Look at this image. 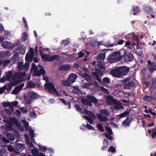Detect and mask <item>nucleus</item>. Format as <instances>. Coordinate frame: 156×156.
Returning a JSON list of instances; mask_svg holds the SVG:
<instances>
[{
	"label": "nucleus",
	"instance_id": "obj_1",
	"mask_svg": "<svg viewBox=\"0 0 156 156\" xmlns=\"http://www.w3.org/2000/svg\"><path fill=\"white\" fill-rule=\"evenodd\" d=\"M15 127L21 132L24 130L23 128L21 126L20 123L16 119L10 117V131L13 130L15 134L17 136L16 137H18V132L14 129Z\"/></svg>",
	"mask_w": 156,
	"mask_h": 156
},
{
	"label": "nucleus",
	"instance_id": "obj_2",
	"mask_svg": "<svg viewBox=\"0 0 156 156\" xmlns=\"http://www.w3.org/2000/svg\"><path fill=\"white\" fill-rule=\"evenodd\" d=\"M38 66L40 72L38 70L37 67L34 63H33L31 66L30 73L34 75L37 76H39L41 75H44L45 74V71L44 67L40 65H38Z\"/></svg>",
	"mask_w": 156,
	"mask_h": 156
},
{
	"label": "nucleus",
	"instance_id": "obj_3",
	"mask_svg": "<svg viewBox=\"0 0 156 156\" xmlns=\"http://www.w3.org/2000/svg\"><path fill=\"white\" fill-rule=\"evenodd\" d=\"M81 101L85 105L91 107L92 105V103L96 104L98 103V101L94 97L91 96H87L82 99Z\"/></svg>",
	"mask_w": 156,
	"mask_h": 156
},
{
	"label": "nucleus",
	"instance_id": "obj_4",
	"mask_svg": "<svg viewBox=\"0 0 156 156\" xmlns=\"http://www.w3.org/2000/svg\"><path fill=\"white\" fill-rule=\"evenodd\" d=\"M45 89L49 93L56 96L60 97L61 94L56 90L53 84L51 83H46L45 84Z\"/></svg>",
	"mask_w": 156,
	"mask_h": 156
},
{
	"label": "nucleus",
	"instance_id": "obj_5",
	"mask_svg": "<svg viewBox=\"0 0 156 156\" xmlns=\"http://www.w3.org/2000/svg\"><path fill=\"white\" fill-rule=\"evenodd\" d=\"M20 43V40H17V43L15 44H13L11 45V47H10V48L14 49V50L16 51L17 52V53H20L22 54H24L26 50V47L24 45H20L18 47V49L15 50V48L16 49L17 48L16 47L17 46L18 44Z\"/></svg>",
	"mask_w": 156,
	"mask_h": 156
},
{
	"label": "nucleus",
	"instance_id": "obj_6",
	"mask_svg": "<svg viewBox=\"0 0 156 156\" xmlns=\"http://www.w3.org/2000/svg\"><path fill=\"white\" fill-rule=\"evenodd\" d=\"M121 58V53L119 52H114L111 53L108 56V61L110 63L117 62Z\"/></svg>",
	"mask_w": 156,
	"mask_h": 156
},
{
	"label": "nucleus",
	"instance_id": "obj_7",
	"mask_svg": "<svg viewBox=\"0 0 156 156\" xmlns=\"http://www.w3.org/2000/svg\"><path fill=\"white\" fill-rule=\"evenodd\" d=\"M22 122L26 129L27 130H29L30 132V137L31 139L32 142L35 144V142L34 140V130L29 126V123L27 122L25 119H23L22 120Z\"/></svg>",
	"mask_w": 156,
	"mask_h": 156
},
{
	"label": "nucleus",
	"instance_id": "obj_8",
	"mask_svg": "<svg viewBox=\"0 0 156 156\" xmlns=\"http://www.w3.org/2000/svg\"><path fill=\"white\" fill-rule=\"evenodd\" d=\"M83 112L84 114L88 115L90 117H88L87 116H84L83 117L87 120L90 124H92L93 120H94L96 119V116L92 112L86 110H83Z\"/></svg>",
	"mask_w": 156,
	"mask_h": 156
},
{
	"label": "nucleus",
	"instance_id": "obj_9",
	"mask_svg": "<svg viewBox=\"0 0 156 156\" xmlns=\"http://www.w3.org/2000/svg\"><path fill=\"white\" fill-rule=\"evenodd\" d=\"M101 114L97 115L98 119L100 121H104L107 119V117L109 115L108 111L106 110H101L100 111Z\"/></svg>",
	"mask_w": 156,
	"mask_h": 156
},
{
	"label": "nucleus",
	"instance_id": "obj_10",
	"mask_svg": "<svg viewBox=\"0 0 156 156\" xmlns=\"http://www.w3.org/2000/svg\"><path fill=\"white\" fill-rule=\"evenodd\" d=\"M26 76V74L24 72L22 73H18L14 76L12 81V80L14 81V80H15L16 83H18L24 80Z\"/></svg>",
	"mask_w": 156,
	"mask_h": 156
},
{
	"label": "nucleus",
	"instance_id": "obj_11",
	"mask_svg": "<svg viewBox=\"0 0 156 156\" xmlns=\"http://www.w3.org/2000/svg\"><path fill=\"white\" fill-rule=\"evenodd\" d=\"M41 57L44 60L48 62H51L53 60H56L59 58V56L57 55L49 56L46 54H41Z\"/></svg>",
	"mask_w": 156,
	"mask_h": 156
},
{
	"label": "nucleus",
	"instance_id": "obj_12",
	"mask_svg": "<svg viewBox=\"0 0 156 156\" xmlns=\"http://www.w3.org/2000/svg\"><path fill=\"white\" fill-rule=\"evenodd\" d=\"M125 53H131L132 51V48L131 46L130 43L129 41H127L125 43V45L124 46V48L121 50V52L122 53V51H125Z\"/></svg>",
	"mask_w": 156,
	"mask_h": 156
},
{
	"label": "nucleus",
	"instance_id": "obj_13",
	"mask_svg": "<svg viewBox=\"0 0 156 156\" xmlns=\"http://www.w3.org/2000/svg\"><path fill=\"white\" fill-rule=\"evenodd\" d=\"M125 53H131L132 51V48L131 46L130 43L129 41H127L125 43V45L124 46V48L121 50V52L122 53V51H125Z\"/></svg>",
	"mask_w": 156,
	"mask_h": 156
},
{
	"label": "nucleus",
	"instance_id": "obj_14",
	"mask_svg": "<svg viewBox=\"0 0 156 156\" xmlns=\"http://www.w3.org/2000/svg\"><path fill=\"white\" fill-rule=\"evenodd\" d=\"M83 77L85 79L84 81H83L81 83V86L83 88H87L89 87L90 86V84L89 83L85 82L86 80L88 81H89L90 79V76L87 74H84Z\"/></svg>",
	"mask_w": 156,
	"mask_h": 156
},
{
	"label": "nucleus",
	"instance_id": "obj_15",
	"mask_svg": "<svg viewBox=\"0 0 156 156\" xmlns=\"http://www.w3.org/2000/svg\"><path fill=\"white\" fill-rule=\"evenodd\" d=\"M147 63L148 69L150 72H153L156 70V64L154 62L149 60L147 61Z\"/></svg>",
	"mask_w": 156,
	"mask_h": 156
},
{
	"label": "nucleus",
	"instance_id": "obj_16",
	"mask_svg": "<svg viewBox=\"0 0 156 156\" xmlns=\"http://www.w3.org/2000/svg\"><path fill=\"white\" fill-rule=\"evenodd\" d=\"M111 74L113 76L118 78L121 77L119 67L112 70L111 71Z\"/></svg>",
	"mask_w": 156,
	"mask_h": 156
},
{
	"label": "nucleus",
	"instance_id": "obj_17",
	"mask_svg": "<svg viewBox=\"0 0 156 156\" xmlns=\"http://www.w3.org/2000/svg\"><path fill=\"white\" fill-rule=\"evenodd\" d=\"M24 86V84L22 83L20 84L19 86L16 87L12 91V94H18L22 90Z\"/></svg>",
	"mask_w": 156,
	"mask_h": 156
},
{
	"label": "nucleus",
	"instance_id": "obj_18",
	"mask_svg": "<svg viewBox=\"0 0 156 156\" xmlns=\"http://www.w3.org/2000/svg\"><path fill=\"white\" fill-rule=\"evenodd\" d=\"M77 77V75L75 74H71L68 78L67 81L69 83H72L75 81Z\"/></svg>",
	"mask_w": 156,
	"mask_h": 156
},
{
	"label": "nucleus",
	"instance_id": "obj_19",
	"mask_svg": "<svg viewBox=\"0 0 156 156\" xmlns=\"http://www.w3.org/2000/svg\"><path fill=\"white\" fill-rule=\"evenodd\" d=\"M121 77L122 75H126L129 71V69L126 67H119Z\"/></svg>",
	"mask_w": 156,
	"mask_h": 156
},
{
	"label": "nucleus",
	"instance_id": "obj_20",
	"mask_svg": "<svg viewBox=\"0 0 156 156\" xmlns=\"http://www.w3.org/2000/svg\"><path fill=\"white\" fill-rule=\"evenodd\" d=\"M27 94L32 100L36 99L38 97L37 94L36 93L32 91L28 92Z\"/></svg>",
	"mask_w": 156,
	"mask_h": 156
},
{
	"label": "nucleus",
	"instance_id": "obj_21",
	"mask_svg": "<svg viewBox=\"0 0 156 156\" xmlns=\"http://www.w3.org/2000/svg\"><path fill=\"white\" fill-rule=\"evenodd\" d=\"M106 100L107 103L109 105L115 103L116 101H115L112 97L110 96H107Z\"/></svg>",
	"mask_w": 156,
	"mask_h": 156
},
{
	"label": "nucleus",
	"instance_id": "obj_22",
	"mask_svg": "<svg viewBox=\"0 0 156 156\" xmlns=\"http://www.w3.org/2000/svg\"><path fill=\"white\" fill-rule=\"evenodd\" d=\"M16 148L17 151L16 152H19L21 151L24 149V146L23 144H18L16 145Z\"/></svg>",
	"mask_w": 156,
	"mask_h": 156
},
{
	"label": "nucleus",
	"instance_id": "obj_23",
	"mask_svg": "<svg viewBox=\"0 0 156 156\" xmlns=\"http://www.w3.org/2000/svg\"><path fill=\"white\" fill-rule=\"evenodd\" d=\"M105 58V54L101 53L97 56L96 58L98 62H101L104 60Z\"/></svg>",
	"mask_w": 156,
	"mask_h": 156
},
{
	"label": "nucleus",
	"instance_id": "obj_24",
	"mask_svg": "<svg viewBox=\"0 0 156 156\" xmlns=\"http://www.w3.org/2000/svg\"><path fill=\"white\" fill-rule=\"evenodd\" d=\"M89 54V52L86 51L82 50L80 51L78 53L79 57H82L83 56H87Z\"/></svg>",
	"mask_w": 156,
	"mask_h": 156
},
{
	"label": "nucleus",
	"instance_id": "obj_25",
	"mask_svg": "<svg viewBox=\"0 0 156 156\" xmlns=\"http://www.w3.org/2000/svg\"><path fill=\"white\" fill-rule=\"evenodd\" d=\"M116 102L117 103L115 104L114 106L115 109L116 110H120L123 108V107L122 106L121 104L119 102H117V101H116Z\"/></svg>",
	"mask_w": 156,
	"mask_h": 156
},
{
	"label": "nucleus",
	"instance_id": "obj_26",
	"mask_svg": "<svg viewBox=\"0 0 156 156\" xmlns=\"http://www.w3.org/2000/svg\"><path fill=\"white\" fill-rule=\"evenodd\" d=\"M5 90H6L8 91L10 90V85L9 84L5 85L0 88V94H2Z\"/></svg>",
	"mask_w": 156,
	"mask_h": 156
},
{
	"label": "nucleus",
	"instance_id": "obj_27",
	"mask_svg": "<svg viewBox=\"0 0 156 156\" xmlns=\"http://www.w3.org/2000/svg\"><path fill=\"white\" fill-rule=\"evenodd\" d=\"M25 140L26 143L28 144L30 147H32L33 146V144L32 142H30L29 141V137L28 135L27 134H25L24 135Z\"/></svg>",
	"mask_w": 156,
	"mask_h": 156
},
{
	"label": "nucleus",
	"instance_id": "obj_28",
	"mask_svg": "<svg viewBox=\"0 0 156 156\" xmlns=\"http://www.w3.org/2000/svg\"><path fill=\"white\" fill-rule=\"evenodd\" d=\"M33 149H31L33 156H39L38 150L37 149H35L34 148V146L31 148Z\"/></svg>",
	"mask_w": 156,
	"mask_h": 156
},
{
	"label": "nucleus",
	"instance_id": "obj_29",
	"mask_svg": "<svg viewBox=\"0 0 156 156\" xmlns=\"http://www.w3.org/2000/svg\"><path fill=\"white\" fill-rule=\"evenodd\" d=\"M133 59V55L132 54L130 53L125 57L124 60L126 62H130L132 61Z\"/></svg>",
	"mask_w": 156,
	"mask_h": 156
},
{
	"label": "nucleus",
	"instance_id": "obj_30",
	"mask_svg": "<svg viewBox=\"0 0 156 156\" xmlns=\"http://www.w3.org/2000/svg\"><path fill=\"white\" fill-rule=\"evenodd\" d=\"M10 62L9 60H6L4 62L0 60V68H2L6 66Z\"/></svg>",
	"mask_w": 156,
	"mask_h": 156
},
{
	"label": "nucleus",
	"instance_id": "obj_31",
	"mask_svg": "<svg viewBox=\"0 0 156 156\" xmlns=\"http://www.w3.org/2000/svg\"><path fill=\"white\" fill-rule=\"evenodd\" d=\"M25 101L27 104L30 105L32 102V99L26 94L25 97Z\"/></svg>",
	"mask_w": 156,
	"mask_h": 156
},
{
	"label": "nucleus",
	"instance_id": "obj_32",
	"mask_svg": "<svg viewBox=\"0 0 156 156\" xmlns=\"http://www.w3.org/2000/svg\"><path fill=\"white\" fill-rule=\"evenodd\" d=\"M28 36L27 33L26 32H23L21 35V41H22L25 42L26 41L27 38Z\"/></svg>",
	"mask_w": 156,
	"mask_h": 156
},
{
	"label": "nucleus",
	"instance_id": "obj_33",
	"mask_svg": "<svg viewBox=\"0 0 156 156\" xmlns=\"http://www.w3.org/2000/svg\"><path fill=\"white\" fill-rule=\"evenodd\" d=\"M5 80L9 81L10 80V74L8 73L5 76L3 77L1 80V82H4Z\"/></svg>",
	"mask_w": 156,
	"mask_h": 156
},
{
	"label": "nucleus",
	"instance_id": "obj_34",
	"mask_svg": "<svg viewBox=\"0 0 156 156\" xmlns=\"http://www.w3.org/2000/svg\"><path fill=\"white\" fill-rule=\"evenodd\" d=\"M130 124V120L129 119H126L122 122L123 126L125 127L129 126Z\"/></svg>",
	"mask_w": 156,
	"mask_h": 156
},
{
	"label": "nucleus",
	"instance_id": "obj_35",
	"mask_svg": "<svg viewBox=\"0 0 156 156\" xmlns=\"http://www.w3.org/2000/svg\"><path fill=\"white\" fill-rule=\"evenodd\" d=\"M148 132L149 133L152 132L153 133L152 134V137L153 138H154L156 136V127L154 128L152 130H148Z\"/></svg>",
	"mask_w": 156,
	"mask_h": 156
},
{
	"label": "nucleus",
	"instance_id": "obj_36",
	"mask_svg": "<svg viewBox=\"0 0 156 156\" xmlns=\"http://www.w3.org/2000/svg\"><path fill=\"white\" fill-rule=\"evenodd\" d=\"M103 146L102 147V149L103 150L107 148L108 144V142L105 139H104L103 142Z\"/></svg>",
	"mask_w": 156,
	"mask_h": 156
},
{
	"label": "nucleus",
	"instance_id": "obj_37",
	"mask_svg": "<svg viewBox=\"0 0 156 156\" xmlns=\"http://www.w3.org/2000/svg\"><path fill=\"white\" fill-rule=\"evenodd\" d=\"M70 68V66L68 65H62L59 67V69L60 70H66L69 69Z\"/></svg>",
	"mask_w": 156,
	"mask_h": 156
},
{
	"label": "nucleus",
	"instance_id": "obj_38",
	"mask_svg": "<svg viewBox=\"0 0 156 156\" xmlns=\"http://www.w3.org/2000/svg\"><path fill=\"white\" fill-rule=\"evenodd\" d=\"M23 62H20L18 63L17 64V68L19 70H21L23 68Z\"/></svg>",
	"mask_w": 156,
	"mask_h": 156
},
{
	"label": "nucleus",
	"instance_id": "obj_39",
	"mask_svg": "<svg viewBox=\"0 0 156 156\" xmlns=\"http://www.w3.org/2000/svg\"><path fill=\"white\" fill-rule=\"evenodd\" d=\"M99 45V43L96 41H93L91 42V45L94 47H98Z\"/></svg>",
	"mask_w": 156,
	"mask_h": 156
},
{
	"label": "nucleus",
	"instance_id": "obj_40",
	"mask_svg": "<svg viewBox=\"0 0 156 156\" xmlns=\"http://www.w3.org/2000/svg\"><path fill=\"white\" fill-rule=\"evenodd\" d=\"M38 147L40 150L42 152H45L48 150V148L46 146L38 145Z\"/></svg>",
	"mask_w": 156,
	"mask_h": 156
},
{
	"label": "nucleus",
	"instance_id": "obj_41",
	"mask_svg": "<svg viewBox=\"0 0 156 156\" xmlns=\"http://www.w3.org/2000/svg\"><path fill=\"white\" fill-rule=\"evenodd\" d=\"M92 75L94 78H96V80H98L99 82H101V79L99 77L98 74L97 73H92Z\"/></svg>",
	"mask_w": 156,
	"mask_h": 156
},
{
	"label": "nucleus",
	"instance_id": "obj_42",
	"mask_svg": "<svg viewBox=\"0 0 156 156\" xmlns=\"http://www.w3.org/2000/svg\"><path fill=\"white\" fill-rule=\"evenodd\" d=\"M27 87L29 88H34L36 86L35 84L32 82H29L27 84Z\"/></svg>",
	"mask_w": 156,
	"mask_h": 156
},
{
	"label": "nucleus",
	"instance_id": "obj_43",
	"mask_svg": "<svg viewBox=\"0 0 156 156\" xmlns=\"http://www.w3.org/2000/svg\"><path fill=\"white\" fill-rule=\"evenodd\" d=\"M140 9V8L139 6H133V12H134L133 14V15H135L136 14L135 12L139 11Z\"/></svg>",
	"mask_w": 156,
	"mask_h": 156
},
{
	"label": "nucleus",
	"instance_id": "obj_44",
	"mask_svg": "<svg viewBox=\"0 0 156 156\" xmlns=\"http://www.w3.org/2000/svg\"><path fill=\"white\" fill-rule=\"evenodd\" d=\"M10 109L17 115L19 116L21 114V112L19 110H14L12 108L10 107Z\"/></svg>",
	"mask_w": 156,
	"mask_h": 156
},
{
	"label": "nucleus",
	"instance_id": "obj_45",
	"mask_svg": "<svg viewBox=\"0 0 156 156\" xmlns=\"http://www.w3.org/2000/svg\"><path fill=\"white\" fill-rule=\"evenodd\" d=\"M30 118L33 119H36L37 117V114L34 112H30Z\"/></svg>",
	"mask_w": 156,
	"mask_h": 156
},
{
	"label": "nucleus",
	"instance_id": "obj_46",
	"mask_svg": "<svg viewBox=\"0 0 156 156\" xmlns=\"http://www.w3.org/2000/svg\"><path fill=\"white\" fill-rule=\"evenodd\" d=\"M20 109L22 112L23 114H27L28 112L27 109L25 107L20 108Z\"/></svg>",
	"mask_w": 156,
	"mask_h": 156
},
{
	"label": "nucleus",
	"instance_id": "obj_47",
	"mask_svg": "<svg viewBox=\"0 0 156 156\" xmlns=\"http://www.w3.org/2000/svg\"><path fill=\"white\" fill-rule=\"evenodd\" d=\"M69 41L66 40H64L61 42V44L62 46H66L68 44Z\"/></svg>",
	"mask_w": 156,
	"mask_h": 156
},
{
	"label": "nucleus",
	"instance_id": "obj_48",
	"mask_svg": "<svg viewBox=\"0 0 156 156\" xmlns=\"http://www.w3.org/2000/svg\"><path fill=\"white\" fill-rule=\"evenodd\" d=\"M33 58H31L30 56L29 55L28 53H27L26 56V60L27 62L29 63L30 61H31Z\"/></svg>",
	"mask_w": 156,
	"mask_h": 156
},
{
	"label": "nucleus",
	"instance_id": "obj_49",
	"mask_svg": "<svg viewBox=\"0 0 156 156\" xmlns=\"http://www.w3.org/2000/svg\"><path fill=\"white\" fill-rule=\"evenodd\" d=\"M30 55L31 58H33L34 55V52L33 48L30 47L29 50Z\"/></svg>",
	"mask_w": 156,
	"mask_h": 156
},
{
	"label": "nucleus",
	"instance_id": "obj_50",
	"mask_svg": "<svg viewBox=\"0 0 156 156\" xmlns=\"http://www.w3.org/2000/svg\"><path fill=\"white\" fill-rule=\"evenodd\" d=\"M3 47L4 48H7L9 46V43L6 41H4L2 44Z\"/></svg>",
	"mask_w": 156,
	"mask_h": 156
},
{
	"label": "nucleus",
	"instance_id": "obj_51",
	"mask_svg": "<svg viewBox=\"0 0 156 156\" xmlns=\"http://www.w3.org/2000/svg\"><path fill=\"white\" fill-rule=\"evenodd\" d=\"M128 113H129L128 112H127L126 111L125 112H124L121 114H120L119 115H117V117H118V116H119L121 118H123V117H125L128 114Z\"/></svg>",
	"mask_w": 156,
	"mask_h": 156
},
{
	"label": "nucleus",
	"instance_id": "obj_52",
	"mask_svg": "<svg viewBox=\"0 0 156 156\" xmlns=\"http://www.w3.org/2000/svg\"><path fill=\"white\" fill-rule=\"evenodd\" d=\"M0 154L2 156H7V152L5 150H2L0 151Z\"/></svg>",
	"mask_w": 156,
	"mask_h": 156
},
{
	"label": "nucleus",
	"instance_id": "obj_53",
	"mask_svg": "<svg viewBox=\"0 0 156 156\" xmlns=\"http://www.w3.org/2000/svg\"><path fill=\"white\" fill-rule=\"evenodd\" d=\"M152 98L148 96H145L143 98V99L145 101H149L151 100Z\"/></svg>",
	"mask_w": 156,
	"mask_h": 156
},
{
	"label": "nucleus",
	"instance_id": "obj_54",
	"mask_svg": "<svg viewBox=\"0 0 156 156\" xmlns=\"http://www.w3.org/2000/svg\"><path fill=\"white\" fill-rule=\"evenodd\" d=\"M29 66H30V64H29V63L28 62H26L24 66V67L23 68V69L24 70L26 71V70H27L29 68Z\"/></svg>",
	"mask_w": 156,
	"mask_h": 156
},
{
	"label": "nucleus",
	"instance_id": "obj_55",
	"mask_svg": "<svg viewBox=\"0 0 156 156\" xmlns=\"http://www.w3.org/2000/svg\"><path fill=\"white\" fill-rule=\"evenodd\" d=\"M103 81L104 84H108L110 83V80L108 77H105L103 79Z\"/></svg>",
	"mask_w": 156,
	"mask_h": 156
},
{
	"label": "nucleus",
	"instance_id": "obj_56",
	"mask_svg": "<svg viewBox=\"0 0 156 156\" xmlns=\"http://www.w3.org/2000/svg\"><path fill=\"white\" fill-rule=\"evenodd\" d=\"M97 127L99 130H100L101 132H103L104 131V129L102 126L100 124H98L97 125Z\"/></svg>",
	"mask_w": 156,
	"mask_h": 156
},
{
	"label": "nucleus",
	"instance_id": "obj_57",
	"mask_svg": "<svg viewBox=\"0 0 156 156\" xmlns=\"http://www.w3.org/2000/svg\"><path fill=\"white\" fill-rule=\"evenodd\" d=\"M105 129L109 135H111L112 134V129L110 128L107 127H106Z\"/></svg>",
	"mask_w": 156,
	"mask_h": 156
},
{
	"label": "nucleus",
	"instance_id": "obj_58",
	"mask_svg": "<svg viewBox=\"0 0 156 156\" xmlns=\"http://www.w3.org/2000/svg\"><path fill=\"white\" fill-rule=\"evenodd\" d=\"M75 107L76 110L78 112L80 113L82 112V110L80 107L77 105H75Z\"/></svg>",
	"mask_w": 156,
	"mask_h": 156
},
{
	"label": "nucleus",
	"instance_id": "obj_59",
	"mask_svg": "<svg viewBox=\"0 0 156 156\" xmlns=\"http://www.w3.org/2000/svg\"><path fill=\"white\" fill-rule=\"evenodd\" d=\"M131 85L129 83L125 84L123 86V87L126 89H129Z\"/></svg>",
	"mask_w": 156,
	"mask_h": 156
},
{
	"label": "nucleus",
	"instance_id": "obj_60",
	"mask_svg": "<svg viewBox=\"0 0 156 156\" xmlns=\"http://www.w3.org/2000/svg\"><path fill=\"white\" fill-rule=\"evenodd\" d=\"M18 104V102L16 101H15L10 103V105H11L12 106L14 107H17V105Z\"/></svg>",
	"mask_w": 156,
	"mask_h": 156
},
{
	"label": "nucleus",
	"instance_id": "obj_61",
	"mask_svg": "<svg viewBox=\"0 0 156 156\" xmlns=\"http://www.w3.org/2000/svg\"><path fill=\"white\" fill-rule=\"evenodd\" d=\"M109 151L113 153H115L116 152L115 149L113 146H111L109 148Z\"/></svg>",
	"mask_w": 156,
	"mask_h": 156
},
{
	"label": "nucleus",
	"instance_id": "obj_62",
	"mask_svg": "<svg viewBox=\"0 0 156 156\" xmlns=\"http://www.w3.org/2000/svg\"><path fill=\"white\" fill-rule=\"evenodd\" d=\"M86 127L87 128L90 130H94V128L92 126L87 124L86 125Z\"/></svg>",
	"mask_w": 156,
	"mask_h": 156
},
{
	"label": "nucleus",
	"instance_id": "obj_63",
	"mask_svg": "<svg viewBox=\"0 0 156 156\" xmlns=\"http://www.w3.org/2000/svg\"><path fill=\"white\" fill-rule=\"evenodd\" d=\"M23 22L25 24V27H27V30L28 29V26L27 25V21L25 18V17H23Z\"/></svg>",
	"mask_w": 156,
	"mask_h": 156
},
{
	"label": "nucleus",
	"instance_id": "obj_64",
	"mask_svg": "<svg viewBox=\"0 0 156 156\" xmlns=\"http://www.w3.org/2000/svg\"><path fill=\"white\" fill-rule=\"evenodd\" d=\"M104 135H105V136L106 137L108 140H112V137L111 136L108 135L106 133H104L103 134Z\"/></svg>",
	"mask_w": 156,
	"mask_h": 156
}]
</instances>
